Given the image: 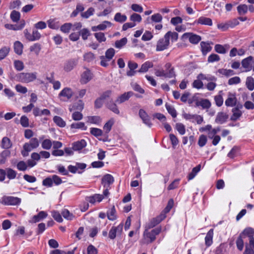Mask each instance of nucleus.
Instances as JSON below:
<instances>
[{
	"label": "nucleus",
	"instance_id": "nucleus-1",
	"mask_svg": "<svg viewBox=\"0 0 254 254\" xmlns=\"http://www.w3.org/2000/svg\"><path fill=\"white\" fill-rule=\"evenodd\" d=\"M36 72H21L16 74V81L23 83H29L36 79Z\"/></svg>",
	"mask_w": 254,
	"mask_h": 254
},
{
	"label": "nucleus",
	"instance_id": "nucleus-2",
	"mask_svg": "<svg viewBox=\"0 0 254 254\" xmlns=\"http://www.w3.org/2000/svg\"><path fill=\"white\" fill-rule=\"evenodd\" d=\"M0 203L5 205H17L21 203V199L12 196H3L0 199Z\"/></svg>",
	"mask_w": 254,
	"mask_h": 254
},
{
	"label": "nucleus",
	"instance_id": "nucleus-3",
	"mask_svg": "<svg viewBox=\"0 0 254 254\" xmlns=\"http://www.w3.org/2000/svg\"><path fill=\"white\" fill-rule=\"evenodd\" d=\"M148 229L146 228L143 232V238L140 242L141 245L149 244L154 242L156 239V237L152 233L148 231Z\"/></svg>",
	"mask_w": 254,
	"mask_h": 254
},
{
	"label": "nucleus",
	"instance_id": "nucleus-4",
	"mask_svg": "<svg viewBox=\"0 0 254 254\" xmlns=\"http://www.w3.org/2000/svg\"><path fill=\"white\" fill-rule=\"evenodd\" d=\"M123 225L122 224L117 226H113L109 232V237L110 239H115L117 235H121L123 232Z\"/></svg>",
	"mask_w": 254,
	"mask_h": 254
},
{
	"label": "nucleus",
	"instance_id": "nucleus-5",
	"mask_svg": "<svg viewBox=\"0 0 254 254\" xmlns=\"http://www.w3.org/2000/svg\"><path fill=\"white\" fill-rule=\"evenodd\" d=\"M169 40L165 39V36L162 39H160L157 42L156 45V51H162L168 48L169 45Z\"/></svg>",
	"mask_w": 254,
	"mask_h": 254
},
{
	"label": "nucleus",
	"instance_id": "nucleus-6",
	"mask_svg": "<svg viewBox=\"0 0 254 254\" xmlns=\"http://www.w3.org/2000/svg\"><path fill=\"white\" fill-rule=\"evenodd\" d=\"M39 145L38 139L36 138H32L29 142L25 143L23 147H24L28 151H31L32 149L37 148Z\"/></svg>",
	"mask_w": 254,
	"mask_h": 254
},
{
	"label": "nucleus",
	"instance_id": "nucleus-7",
	"mask_svg": "<svg viewBox=\"0 0 254 254\" xmlns=\"http://www.w3.org/2000/svg\"><path fill=\"white\" fill-rule=\"evenodd\" d=\"M183 38H189L190 43L196 44L201 39V37L199 35L192 34L191 33H186L183 35Z\"/></svg>",
	"mask_w": 254,
	"mask_h": 254
},
{
	"label": "nucleus",
	"instance_id": "nucleus-8",
	"mask_svg": "<svg viewBox=\"0 0 254 254\" xmlns=\"http://www.w3.org/2000/svg\"><path fill=\"white\" fill-rule=\"evenodd\" d=\"M139 116L142 119L144 124L149 127H151L152 124L150 122V119L148 115L143 109H140L139 111Z\"/></svg>",
	"mask_w": 254,
	"mask_h": 254
},
{
	"label": "nucleus",
	"instance_id": "nucleus-9",
	"mask_svg": "<svg viewBox=\"0 0 254 254\" xmlns=\"http://www.w3.org/2000/svg\"><path fill=\"white\" fill-rule=\"evenodd\" d=\"M92 73L91 71L87 69L81 75L80 82L82 84L88 83L92 78Z\"/></svg>",
	"mask_w": 254,
	"mask_h": 254
},
{
	"label": "nucleus",
	"instance_id": "nucleus-10",
	"mask_svg": "<svg viewBox=\"0 0 254 254\" xmlns=\"http://www.w3.org/2000/svg\"><path fill=\"white\" fill-rule=\"evenodd\" d=\"M77 64V61L74 59H70L65 62L64 64V69L69 72L72 70Z\"/></svg>",
	"mask_w": 254,
	"mask_h": 254
},
{
	"label": "nucleus",
	"instance_id": "nucleus-11",
	"mask_svg": "<svg viewBox=\"0 0 254 254\" xmlns=\"http://www.w3.org/2000/svg\"><path fill=\"white\" fill-rule=\"evenodd\" d=\"M253 60L252 56H249L247 58L244 59L242 61V66L246 68V71H249L252 69V62Z\"/></svg>",
	"mask_w": 254,
	"mask_h": 254
},
{
	"label": "nucleus",
	"instance_id": "nucleus-12",
	"mask_svg": "<svg viewBox=\"0 0 254 254\" xmlns=\"http://www.w3.org/2000/svg\"><path fill=\"white\" fill-rule=\"evenodd\" d=\"M133 93L132 91H128L125 92L120 96L116 100V102L121 104L129 99L130 97L133 95Z\"/></svg>",
	"mask_w": 254,
	"mask_h": 254
},
{
	"label": "nucleus",
	"instance_id": "nucleus-13",
	"mask_svg": "<svg viewBox=\"0 0 254 254\" xmlns=\"http://www.w3.org/2000/svg\"><path fill=\"white\" fill-rule=\"evenodd\" d=\"M86 146V142L84 139L74 142L72 143V149L74 151H79Z\"/></svg>",
	"mask_w": 254,
	"mask_h": 254
},
{
	"label": "nucleus",
	"instance_id": "nucleus-14",
	"mask_svg": "<svg viewBox=\"0 0 254 254\" xmlns=\"http://www.w3.org/2000/svg\"><path fill=\"white\" fill-rule=\"evenodd\" d=\"M195 105L197 107L201 106L203 109H208L211 107V104L209 100L201 99L200 100L196 102Z\"/></svg>",
	"mask_w": 254,
	"mask_h": 254
},
{
	"label": "nucleus",
	"instance_id": "nucleus-15",
	"mask_svg": "<svg viewBox=\"0 0 254 254\" xmlns=\"http://www.w3.org/2000/svg\"><path fill=\"white\" fill-rule=\"evenodd\" d=\"M114 181L113 177L110 174H106L102 179V184L104 187H108Z\"/></svg>",
	"mask_w": 254,
	"mask_h": 254
},
{
	"label": "nucleus",
	"instance_id": "nucleus-16",
	"mask_svg": "<svg viewBox=\"0 0 254 254\" xmlns=\"http://www.w3.org/2000/svg\"><path fill=\"white\" fill-rule=\"evenodd\" d=\"M194 23L211 26L212 25V21L209 18L201 16L196 21H194Z\"/></svg>",
	"mask_w": 254,
	"mask_h": 254
},
{
	"label": "nucleus",
	"instance_id": "nucleus-17",
	"mask_svg": "<svg viewBox=\"0 0 254 254\" xmlns=\"http://www.w3.org/2000/svg\"><path fill=\"white\" fill-rule=\"evenodd\" d=\"M228 118V115L224 112H219L216 117L215 122L222 124L225 123Z\"/></svg>",
	"mask_w": 254,
	"mask_h": 254
},
{
	"label": "nucleus",
	"instance_id": "nucleus-18",
	"mask_svg": "<svg viewBox=\"0 0 254 254\" xmlns=\"http://www.w3.org/2000/svg\"><path fill=\"white\" fill-rule=\"evenodd\" d=\"M33 113L35 117L41 116L42 115L49 116L50 115V111L48 109H45L43 110L36 107L33 109Z\"/></svg>",
	"mask_w": 254,
	"mask_h": 254
},
{
	"label": "nucleus",
	"instance_id": "nucleus-19",
	"mask_svg": "<svg viewBox=\"0 0 254 254\" xmlns=\"http://www.w3.org/2000/svg\"><path fill=\"white\" fill-rule=\"evenodd\" d=\"M72 95L73 92L72 90L70 88L67 87L63 89L59 94L60 96L66 97L67 99H70Z\"/></svg>",
	"mask_w": 254,
	"mask_h": 254
},
{
	"label": "nucleus",
	"instance_id": "nucleus-20",
	"mask_svg": "<svg viewBox=\"0 0 254 254\" xmlns=\"http://www.w3.org/2000/svg\"><path fill=\"white\" fill-rule=\"evenodd\" d=\"M107 25L111 26V23L108 21H104L102 23L96 26H93L92 30L93 31H97L98 30H104L107 27Z\"/></svg>",
	"mask_w": 254,
	"mask_h": 254
},
{
	"label": "nucleus",
	"instance_id": "nucleus-21",
	"mask_svg": "<svg viewBox=\"0 0 254 254\" xmlns=\"http://www.w3.org/2000/svg\"><path fill=\"white\" fill-rule=\"evenodd\" d=\"M237 102L236 97L232 94H230L229 97L225 101V105L227 106L233 107L236 105Z\"/></svg>",
	"mask_w": 254,
	"mask_h": 254
},
{
	"label": "nucleus",
	"instance_id": "nucleus-22",
	"mask_svg": "<svg viewBox=\"0 0 254 254\" xmlns=\"http://www.w3.org/2000/svg\"><path fill=\"white\" fill-rule=\"evenodd\" d=\"M153 64L150 62H146L143 64L141 66V68L137 71L140 73L146 72L148 71L149 68L152 67Z\"/></svg>",
	"mask_w": 254,
	"mask_h": 254
},
{
	"label": "nucleus",
	"instance_id": "nucleus-23",
	"mask_svg": "<svg viewBox=\"0 0 254 254\" xmlns=\"http://www.w3.org/2000/svg\"><path fill=\"white\" fill-rule=\"evenodd\" d=\"M254 235V229L251 227H247L240 234L243 237V236H248L249 238L253 237Z\"/></svg>",
	"mask_w": 254,
	"mask_h": 254
},
{
	"label": "nucleus",
	"instance_id": "nucleus-24",
	"mask_svg": "<svg viewBox=\"0 0 254 254\" xmlns=\"http://www.w3.org/2000/svg\"><path fill=\"white\" fill-rule=\"evenodd\" d=\"M107 106L108 109L117 114H119L120 111L117 108L116 104L112 100H110L107 103Z\"/></svg>",
	"mask_w": 254,
	"mask_h": 254
},
{
	"label": "nucleus",
	"instance_id": "nucleus-25",
	"mask_svg": "<svg viewBox=\"0 0 254 254\" xmlns=\"http://www.w3.org/2000/svg\"><path fill=\"white\" fill-rule=\"evenodd\" d=\"M233 115L231 117V121H235L239 118L242 115V112L239 110L238 107L232 109Z\"/></svg>",
	"mask_w": 254,
	"mask_h": 254
},
{
	"label": "nucleus",
	"instance_id": "nucleus-26",
	"mask_svg": "<svg viewBox=\"0 0 254 254\" xmlns=\"http://www.w3.org/2000/svg\"><path fill=\"white\" fill-rule=\"evenodd\" d=\"M23 46L19 41H16L14 44V50L15 53L20 55L22 53Z\"/></svg>",
	"mask_w": 254,
	"mask_h": 254
},
{
	"label": "nucleus",
	"instance_id": "nucleus-27",
	"mask_svg": "<svg viewBox=\"0 0 254 254\" xmlns=\"http://www.w3.org/2000/svg\"><path fill=\"white\" fill-rule=\"evenodd\" d=\"M25 25V22L24 21L21 22L20 24L19 25H12V24H6L5 25V27L6 28L9 29H12L14 30H18L22 29Z\"/></svg>",
	"mask_w": 254,
	"mask_h": 254
},
{
	"label": "nucleus",
	"instance_id": "nucleus-28",
	"mask_svg": "<svg viewBox=\"0 0 254 254\" xmlns=\"http://www.w3.org/2000/svg\"><path fill=\"white\" fill-rule=\"evenodd\" d=\"M47 216V214L44 211H40L38 215H34L33 217L32 222L36 223L40 221L41 219L46 218Z\"/></svg>",
	"mask_w": 254,
	"mask_h": 254
},
{
	"label": "nucleus",
	"instance_id": "nucleus-29",
	"mask_svg": "<svg viewBox=\"0 0 254 254\" xmlns=\"http://www.w3.org/2000/svg\"><path fill=\"white\" fill-rule=\"evenodd\" d=\"M213 234V229H210L207 233L205 238V244L207 246H209L211 245L212 243Z\"/></svg>",
	"mask_w": 254,
	"mask_h": 254
},
{
	"label": "nucleus",
	"instance_id": "nucleus-30",
	"mask_svg": "<svg viewBox=\"0 0 254 254\" xmlns=\"http://www.w3.org/2000/svg\"><path fill=\"white\" fill-rule=\"evenodd\" d=\"M1 147L3 148L8 149L11 147L12 144L9 138L7 137H4L1 140Z\"/></svg>",
	"mask_w": 254,
	"mask_h": 254
},
{
	"label": "nucleus",
	"instance_id": "nucleus-31",
	"mask_svg": "<svg viewBox=\"0 0 254 254\" xmlns=\"http://www.w3.org/2000/svg\"><path fill=\"white\" fill-rule=\"evenodd\" d=\"M200 165H198L195 167L193 168L191 171V172L189 173L188 178L189 180H192L194 178V177L196 176L197 173L200 171Z\"/></svg>",
	"mask_w": 254,
	"mask_h": 254
},
{
	"label": "nucleus",
	"instance_id": "nucleus-32",
	"mask_svg": "<svg viewBox=\"0 0 254 254\" xmlns=\"http://www.w3.org/2000/svg\"><path fill=\"white\" fill-rule=\"evenodd\" d=\"M71 128L82 129L84 130H86L87 127L83 122L74 123L70 125Z\"/></svg>",
	"mask_w": 254,
	"mask_h": 254
},
{
	"label": "nucleus",
	"instance_id": "nucleus-33",
	"mask_svg": "<svg viewBox=\"0 0 254 254\" xmlns=\"http://www.w3.org/2000/svg\"><path fill=\"white\" fill-rule=\"evenodd\" d=\"M171 38L172 41H177L178 38V34L175 32H171L168 31L165 35V39H168L169 40L170 38Z\"/></svg>",
	"mask_w": 254,
	"mask_h": 254
},
{
	"label": "nucleus",
	"instance_id": "nucleus-34",
	"mask_svg": "<svg viewBox=\"0 0 254 254\" xmlns=\"http://www.w3.org/2000/svg\"><path fill=\"white\" fill-rule=\"evenodd\" d=\"M246 85L247 87L251 91L254 89V79L251 77L249 76L247 78Z\"/></svg>",
	"mask_w": 254,
	"mask_h": 254
},
{
	"label": "nucleus",
	"instance_id": "nucleus-35",
	"mask_svg": "<svg viewBox=\"0 0 254 254\" xmlns=\"http://www.w3.org/2000/svg\"><path fill=\"white\" fill-rule=\"evenodd\" d=\"M126 15L122 14L120 12L117 13L114 17V20L118 22L123 23L127 20Z\"/></svg>",
	"mask_w": 254,
	"mask_h": 254
},
{
	"label": "nucleus",
	"instance_id": "nucleus-36",
	"mask_svg": "<svg viewBox=\"0 0 254 254\" xmlns=\"http://www.w3.org/2000/svg\"><path fill=\"white\" fill-rule=\"evenodd\" d=\"M30 52H34L37 56L39 54L41 50V45L39 43H35L30 47Z\"/></svg>",
	"mask_w": 254,
	"mask_h": 254
},
{
	"label": "nucleus",
	"instance_id": "nucleus-37",
	"mask_svg": "<svg viewBox=\"0 0 254 254\" xmlns=\"http://www.w3.org/2000/svg\"><path fill=\"white\" fill-rule=\"evenodd\" d=\"M200 46L201 51L203 55H205L207 53L210 51L211 50V47L209 46V44L204 42H201L200 43Z\"/></svg>",
	"mask_w": 254,
	"mask_h": 254
},
{
	"label": "nucleus",
	"instance_id": "nucleus-38",
	"mask_svg": "<svg viewBox=\"0 0 254 254\" xmlns=\"http://www.w3.org/2000/svg\"><path fill=\"white\" fill-rule=\"evenodd\" d=\"M52 143L53 142L50 139H44L41 143L42 147L44 149L49 150L52 146Z\"/></svg>",
	"mask_w": 254,
	"mask_h": 254
},
{
	"label": "nucleus",
	"instance_id": "nucleus-39",
	"mask_svg": "<svg viewBox=\"0 0 254 254\" xmlns=\"http://www.w3.org/2000/svg\"><path fill=\"white\" fill-rule=\"evenodd\" d=\"M54 122L59 127H63L65 126V122L59 116H55L53 119Z\"/></svg>",
	"mask_w": 254,
	"mask_h": 254
},
{
	"label": "nucleus",
	"instance_id": "nucleus-40",
	"mask_svg": "<svg viewBox=\"0 0 254 254\" xmlns=\"http://www.w3.org/2000/svg\"><path fill=\"white\" fill-rule=\"evenodd\" d=\"M10 48L7 47H3L0 49V61L3 59L8 54Z\"/></svg>",
	"mask_w": 254,
	"mask_h": 254
},
{
	"label": "nucleus",
	"instance_id": "nucleus-41",
	"mask_svg": "<svg viewBox=\"0 0 254 254\" xmlns=\"http://www.w3.org/2000/svg\"><path fill=\"white\" fill-rule=\"evenodd\" d=\"M248 9V7L246 4H241L237 7V10L240 15L246 14Z\"/></svg>",
	"mask_w": 254,
	"mask_h": 254
},
{
	"label": "nucleus",
	"instance_id": "nucleus-42",
	"mask_svg": "<svg viewBox=\"0 0 254 254\" xmlns=\"http://www.w3.org/2000/svg\"><path fill=\"white\" fill-rule=\"evenodd\" d=\"M163 17L160 13H156L151 16V22L159 23L162 21Z\"/></svg>",
	"mask_w": 254,
	"mask_h": 254
},
{
	"label": "nucleus",
	"instance_id": "nucleus-43",
	"mask_svg": "<svg viewBox=\"0 0 254 254\" xmlns=\"http://www.w3.org/2000/svg\"><path fill=\"white\" fill-rule=\"evenodd\" d=\"M165 106L168 112L171 115L172 117L176 118L177 117V112L174 107L168 104H166Z\"/></svg>",
	"mask_w": 254,
	"mask_h": 254
},
{
	"label": "nucleus",
	"instance_id": "nucleus-44",
	"mask_svg": "<svg viewBox=\"0 0 254 254\" xmlns=\"http://www.w3.org/2000/svg\"><path fill=\"white\" fill-rule=\"evenodd\" d=\"M20 17V14L18 11L13 10L10 14V18L13 22H17Z\"/></svg>",
	"mask_w": 254,
	"mask_h": 254
},
{
	"label": "nucleus",
	"instance_id": "nucleus-45",
	"mask_svg": "<svg viewBox=\"0 0 254 254\" xmlns=\"http://www.w3.org/2000/svg\"><path fill=\"white\" fill-rule=\"evenodd\" d=\"M48 26L52 29H57L59 27V22L55 19H50L48 21Z\"/></svg>",
	"mask_w": 254,
	"mask_h": 254
},
{
	"label": "nucleus",
	"instance_id": "nucleus-46",
	"mask_svg": "<svg viewBox=\"0 0 254 254\" xmlns=\"http://www.w3.org/2000/svg\"><path fill=\"white\" fill-rule=\"evenodd\" d=\"M218 72L223 75H224L226 76H229L231 75H233L235 74L234 71L232 69H220L218 70Z\"/></svg>",
	"mask_w": 254,
	"mask_h": 254
},
{
	"label": "nucleus",
	"instance_id": "nucleus-47",
	"mask_svg": "<svg viewBox=\"0 0 254 254\" xmlns=\"http://www.w3.org/2000/svg\"><path fill=\"white\" fill-rule=\"evenodd\" d=\"M16 172L10 168H7L6 169V174L7 177L9 179H13L16 177Z\"/></svg>",
	"mask_w": 254,
	"mask_h": 254
},
{
	"label": "nucleus",
	"instance_id": "nucleus-48",
	"mask_svg": "<svg viewBox=\"0 0 254 254\" xmlns=\"http://www.w3.org/2000/svg\"><path fill=\"white\" fill-rule=\"evenodd\" d=\"M62 214L65 219L68 220H71L74 217L73 214L70 213L67 209L63 210L62 212Z\"/></svg>",
	"mask_w": 254,
	"mask_h": 254
},
{
	"label": "nucleus",
	"instance_id": "nucleus-49",
	"mask_svg": "<svg viewBox=\"0 0 254 254\" xmlns=\"http://www.w3.org/2000/svg\"><path fill=\"white\" fill-rule=\"evenodd\" d=\"M10 155V151L7 150L3 151L0 154V163L3 164L5 162L6 158Z\"/></svg>",
	"mask_w": 254,
	"mask_h": 254
},
{
	"label": "nucleus",
	"instance_id": "nucleus-50",
	"mask_svg": "<svg viewBox=\"0 0 254 254\" xmlns=\"http://www.w3.org/2000/svg\"><path fill=\"white\" fill-rule=\"evenodd\" d=\"M127 39L126 37L120 40H117L115 42V47L117 48H121L127 44Z\"/></svg>",
	"mask_w": 254,
	"mask_h": 254
},
{
	"label": "nucleus",
	"instance_id": "nucleus-51",
	"mask_svg": "<svg viewBox=\"0 0 254 254\" xmlns=\"http://www.w3.org/2000/svg\"><path fill=\"white\" fill-rule=\"evenodd\" d=\"M116 210L114 206H113L110 212L107 213L108 218L110 220H114L116 219Z\"/></svg>",
	"mask_w": 254,
	"mask_h": 254
},
{
	"label": "nucleus",
	"instance_id": "nucleus-52",
	"mask_svg": "<svg viewBox=\"0 0 254 254\" xmlns=\"http://www.w3.org/2000/svg\"><path fill=\"white\" fill-rule=\"evenodd\" d=\"M20 122L21 126L24 127H28L29 126V119L25 115L21 117Z\"/></svg>",
	"mask_w": 254,
	"mask_h": 254
},
{
	"label": "nucleus",
	"instance_id": "nucleus-53",
	"mask_svg": "<svg viewBox=\"0 0 254 254\" xmlns=\"http://www.w3.org/2000/svg\"><path fill=\"white\" fill-rule=\"evenodd\" d=\"M94 36L96 39L99 42L101 43L102 42H105L106 40V38L105 36V34L102 32H98L95 33L94 34Z\"/></svg>",
	"mask_w": 254,
	"mask_h": 254
},
{
	"label": "nucleus",
	"instance_id": "nucleus-54",
	"mask_svg": "<svg viewBox=\"0 0 254 254\" xmlns=\"http://www.w3.org/2000/svg\"><path fill=\"white\" fill-rule=\"evenodd\" d=\"M83 58L84 61L87 62H90L94 60L95 56L92 53L88 52L84 55Z\"/></svg>",
	"mask_w": 254,
	"mask_h": 254
},
{
	"label": "nucleus",
	"instance_id": "nucleus-55",
	"mask_svg": "<svg viewBox=\"0 0 254 254\" xmlns=\"http://www.w3.org/2000/svg\"><path fill=\"white\" fill-rule=\"evenodd\" d=\"M236 245L238 249L240 251H242L244 247V241L241 235H239L236 241Z\"/></svg>",
	"mask_w": 254,
	"mask_h": 254
},
{
	"label": "nucleus",
	"instance_id": "nucleus-56",
	"mask_svg": "<svg viewBox=\"0 0 254 254\" xmlns=\"http://www.w3.org/2000/svg\"><path fill=\"white\" fill-rule=\"evenodd\" d=\"M207 140V137L205 135L202 134L200 135L198 141V145L200 147L204 146L206 144Z\"/></svg>",
	"mask_w": 254,
	"mask_h": 254
},
{
	"label": "nucleus",
	"instance_id": "nucleus-57",
	"mask_svg": "<svg viewBox=\"0 0 254 254\" xmlns=\"http://www.w3.org/2000/svg\"><path fill=\"white\" fill-rule=\"evenodd\" d=\"M84 108V103L82 100H79L77 103H75L72 108L73 110L82 111Z\"/></svg>",
	"mask_w": 254,
	"mask_h": 254
},
{
	"label": "nucleus",
	"instance_id": "nucleus-58",
	"mask_svg": "<svg viewBox=\"0 0 254 254\" xmlns=\"http://www.w3.org/2000/svg\"><path fill=\"white\" fill-rule=\"evenodd\" d=\"M115 55V50L113 48H110L107 50L105 53V56L108 61H110Z\"/></svg>",
	"mask_w": 254,
	"mask_h": 254
},
{
	"label": "nucleus",
	"instance_id": "nucleus-59",
	"mask_svg": "<svg viewBox=\"0 0 254 254\" xmlns=\"http://www.w3.org/2000/svg\"><path fill=\"white\" fill-rule=\"evenodd\" d=\"M159 223H160V222L158 220L157 217L154 218L150 220V222L146 226V228H147V229L152 228Z\"/></svg>",
	"mask_w": 254,
	"mask_h": 254
},
{
	"label": "nucleus",
	"instance_id": "nucleus-60",
	"mask_svg": "<svg viewBox=\"0 0 254 254\" xmlns=\"http://www.w3.org/2000/svg\"><path fill=\"white\" fill-rule=\"evenodd\" d=\"M14 64L15 68L18 71H21L23 70L24 67L23 62L19 60L15 61Z\"/></svg>",
	"mask_w": 254,
	"mask_h": 254
},
{
	"label": "nucleus",
	"instance_id": "nucleus-61",
	"mask_svg": "<svg viewBox=\"0 0 254 254\" xmlns=\"http://www.w3.org/2000/svg\"><path fill=\"white\" fill-rule=\"evenodd\" d=\"M130 20L134 22H140L142 20V18L139 14L134 13L130 16Z\"/></svg>",
	"mask_w": 254,
	"mask_h": 254
},
{
	"label": "nucleus",
	"instance_id": "nucleus-62",
	"mask_svg": "<svg viewBox=\"0 0 254 254\" xmlns=\"http://www.w3.org/2000/svg\"><path fill=\"white\" fill-rule=\"evenodd\" d=\"M72 24L71 23H65L61 27V30L64 33H68L71 29Z\"/></svg>",
	"mask_w": 254,
	"mask_h": 254
},
{
	"label": "nucleus",
	"instance_id": "nucleus-63",
	"mask_svg": "<svg viewBox=\"0 0 254 254\" xmlns=\"http://www.w3.org/2000/svg\"><path fill=\"white\" fill-rule=\"evenodd\" d=\"M90 133L95 136H99L102 134V130L98 128H91Z\"/></svg>",
	"mask_w": 254,
	"mask_h": 254
},
{
	"label": "nucleus",
	"instance_id": "nucleus-64",
	"mask_svg": "<svg viewBox=\"0 0 254 254\" xmlns=\"http://www.w3.org/2000/svg\"><path fill=\"white\" fill-rule=\"evenodd\" d=\"M87 254H97V249L92 245H90L87 249Z\"/></svg>",
	"mask_w": 254,
	"mask_h": 254
}]
</instances>
